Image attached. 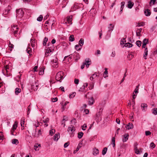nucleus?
<instances>
[{
    "label": "nucleus",
    "mask_w": 157,
    "mask_h": 157,
    "mask_svg": "<svg viewBox=\"0 0 157 157\" xmlns=\"http://www.w3.org/2000/svg\"><path fill=\"white\" fill-rule=\"evenodd\" d=\"M31 43L32 47L34 48L35 46V40L33 39L31 40Z\"/></svg>",
    "instance_id": "nucleus-34"
},
{
    "label": "nucleus",
    "mask_w": 157,
    "mask_h": 157,
    "mask_svg": "<svg viewBox=\"0 0 157 157\" xmlns=\"http://www.w3.org/2000/svg\"><path fill=\"white\" fill-rule=\"evenodd\" d=\"M107 148L106 147H104L102 151V154L103 155H105L107 152Z\"/></svg>",
    "instance_id": "nucleus-36"
},
{
    "label": "nucleus",
    "mask_w": 157,
    "mask_h": 157,
    "mask_svg": "<svg viewBox=\"0 0 157 157\" xmlns=\"http://www.w3.org/2000/svg\"><path fill=\"white\" fill-rule=\"evenodd\" d=\"M156 0H150V2H149L150 5H151V3H152L154 5Z\"/></svg>",
    "instance_id": "nucleus-59"
},
{
    "label": "nucleus",
    "mask_w": 157,
    "mask_h": 157,
    "mask_svg": "<svg viewBox=\"0 0 157 157\" xmlns=\"http://www.w3.org/2000/svg\"><path fill=\"white\" fill-rule=\"evenodd\" d=\"M83 133L82 132H78V137L79 139L81 138L83 136Z\"/></svg>",
    "instance_id": "nucleus-30"
},
{
    "label": "nucleus",
    "mask_w": 157,
    "mask_h": 157,
    "mask_svg": "<svg viewBox=\"0 0 157 157\" xmlns=\"http://www.w3.org/2000/svg\"><path fill=\"white\" fill-rule=\"evenodd\" d=\"M21 91V89L18 88H16L15 90V94L16 95H18Z\"/></svg>",
    "instance_id": "nucleus-22"
},
{
    "label": "nucleus",
    "mask_w": 157,
    "mask_h": 157,
    "mask_svg": "<svg viewBox=\"0 0 157 157\" xmlns=\"http://www.w3.org/2000/svg\"><path fill=\"white\" fill-rule=\"evenodd\" d=\"M44 69L43 68H41L40 71H39V75H42L44 74Z\"/></svg>",
    "instance_id": "nucleus-38"
},
{
    "label": "nucleus",
    "mask_w": 157,
    "mask_h": 157,
    "mask_svg": "<svg viewBox=\"0 0 157 157\" xmlns=\"http://www.w3.org/2000/svg\"><path fill=\"white\" fill-rule=\"evenodd\" d=\"M59 134L58 133L56 134L54 136V140L55 141H57L58 139L59 138Z\"/></svg>",
    "instance_id": "nucleus-19"
},
{
    "label": "nucleus",
    "mask_w": 157,
    "mask_h": 157,
    "mask_svg": "<svg viewBox=\"0 0 157 157\" xmlns=\"http://www.w3.org/2000/svg\"><path fill=\"white\" fill-rule=\"evenodd\" d=\"M122 141L123 142H126L128 140L129 135L128 133H125L122 136Z\"/></svg>",
    "instance_id": "nucleus-8"
},
{
    "label": "nucleus",
    "mask_w": 157,
    "mask_h": 157,
    "mask_svg": "<svg viewBox=\"0 0 157 157\" xmlns=\"http://www.w3.org/2000/svg\"><path fill=\"white\" fill-rule=\"evenodd\" d=\"M75 127L74 126L72 125H70L68 128L67 129V131L68 132L70 131L71 132H73L75 131V129H74Z\"/></svg>",
    "instance_id": "nucleus-16"
},
{
    "label": "nucleus",
    "mask_w": 157,
    "mask_h": 157,
    "mask_svg": "<svg viewBox=\"0 0 157 157\" xmlns=\"http://www.w3.org/2000/svg\"><path fill=\"white\" fill-rule=\"evenodd\" d=\"M124 4L125 2H122L121 3V10L120 12V13H122V10L124 6Z\"/></svg>",
    "instance_id": "nucleus-20"
},
{
    "label": "nucleus",
    "mask_w": 157,
    "mask_h": 157,
    "mask_svg": "<svg viewBox=\"0 0 157 157\" xmlns=\"http://www.w3.org/2000/svg\"><path fill=\"white\" fill-rule=\"evenodd\" d=\"M69 142H67L64 144V148L67 147L69 145Z\"/></svg>",
    "instance_id": "nucleus-62"
},
{
    "label": "nucleus",
    "mask_w": 157,
    "mask_h": 157,
    "mask_svg": "<svg viewBox=\"0 0 157 157\" xmlns=\"http://www.w3.org/2000/svg\"><path fill=\"white\" fill-rule=\"evenodd\" d=\"M126 42V40H125V38H123L121 40V45H123V44H124V42Z\"/></svg>",
    "instance_id": "nucleus-50"
},
{
    "label": "nucleus",
    "mask_w": 157,
    "mask_h": 157,
    "mask_svg": "<svg viewBox=\"0 0 157 157\" xmlns=\"http://www.w3.org/2000/svg\"><path fill=\"white\" fill-rule=\"evenodd\" d=\"M58 64V60L56 58H55L54 59H52L51 61V64L52 67L55 68L57 67Z\"/></svg>",
    "instance_id": "nucleus-5"
},
{
    "label": "nucleus",
    "mask_w": 157,
    "mask_h": 157,
    "mask_svg": "<svg viewBox=\"0 0 157 157\" xmlns=\"http://www.w3.org/2000/svg\"><path fill=\"white\" fill-rule=\"evenodd\" d=\"M72 16H70L68 17H67L65 20L66 23L72 24Z\"/></svg>",
    "instance_id": "nucleus-9"
},
{
    "label": "nucleus",
    "mask_w": 157,
    "mask_h": 157,
    "mask_svg": "<svg viewBox=\"0 0 157 157\" xmlns=\"http://www.w3.org/2000/svg\"><path fill=\"white\" fill-rule=\"evenodd\" d=\"M64 73L63 71H59L57 73L56 75V79L58 81H59L60 82H61V80L64 78L63 75Z\"/></svg>",
    "instance_id": "nucleus-2"
},
{
    "label": "nucleus",
    "mask_w": 157,
    "mask_h": 157,
    "mask_svg": "<svg viewBox=\"0 0 157 157\" xmlns=\"http://www.w3.org/2000/svg\"><path fill=\"white\" fill-rule=\"evenodd\" d=\"M132 44L128 42L126 43H125V44L124 45V46L125 47H127L128 48H131L132 47Z\"/></svg>",
    "instance_id": "nucleus-28"
},
{
    "label": "nucleus",
    "mask_w": 157,
    "mask_h": 157,
    "mask_svg": "<svg viewBox=\"0 0 157 157\" xmlns=\"http://www.w3.org/2000/svg\"><path fill=\"white\" fill-rule=\"evenodd\" d=\"M99 151L98 149L94 148L93 149V154L95 156L99 154Z\"/></svg>",
    "instance_id": "nucleus-12"
},
{
    "label": "nucleus",
    "mask_w": 157,
    "mask_h": 157,
    "mask_svg": "<svg viewBox=\"0 0 157 157\" xmlns=\"http://www.w3.org/2000/svg\"><path fill=\"white\" fill-rule=\"evenodd\" d=\"M29 46L30 45L28 46L27 48L26 51H27V52L28 54H30V53L32 52V49L29 47Z\"/></svg>",
    "instance_id": "nucleus-29"
},
{
    "label": "nucleus",
    "mask_w": 157,
    "mask_h": 157,
    "mask_svg": "<svg viewBox=\"0 0 157 157\" xmlns=\"http://www.w3.org/2000/svg\"><path fill=\"white\" fill-rule=\"evenodd\" d=\"M96 73H95L94 74H93L91 77L90 78V80L93 81L94 78H95L97 76V75L96 74Z\"/></svg>",
    "instance_id": "nucleus-31"
},
{
    "label": "nucleus",
    "mask_w": 157,
    "mask_h": 157,
    "mask_svg": "<svg viewBox=\"0 0 157 157\" xmlns=\"http://www.w3.org/2000/svg\"><path fill=\"white\" fill-rule=\"evenodd\" d=\"M68 119L67 118H64L62 120L61 124L62 125H63V127H64L65 126V122L66 121H67Z\"/></svg>",
    "instance_id": "nucleus-27"
},
{
    "label": "nucleus",
    "mask_w": 157,
    "mask_h": 157,
    "mask_svg": "<svg viewBox=\"0 0 157 157\" xmlns=\"http://www.w3.org/2000/svg\"><path fill=\"white\" fill-rule=\"evenodd\" d=\"M17 124H16V122L14 123V124L13 125V127H12V130L13 131H14L15 130L17 127Z\"/></svg>",
    "instance_id": "nucleus-41"
},
{
    "label": "nucleus",
    "mask_w": 157,
    "mask_h": 157,
    "mask_svg": "<svg viewBox=\"0 0 157 157\" xmlns=\"http://www.w3.org/2000/svg\"><path fill=\"white\" fill-rule=\"evenodd\" d=\"M105 71L104 72V73L103 74V76L105 78L106 77H107L108 76L107 75L108 74V71H107V69L106 68L105 69Z\"/></svg>",
    "instance_id": "nucleus-25"
},
{
    "label": "nucleus",
    "mask_w": 157,
    "mask_h": 157,
    "mask_svg": "<svg viewBox=\"0 0 157 157\" xmlns=\"http://www.w3.org/2000/svg\"><path fill=\"white\" fill-rule=\"evenodd\" d=\"M80 147L79 146V145H78V146L76 148V150L75 151L74 153H75L76 152H77L79 150V149Z\"/></svg>",
    "instance_id": "nucleus-61"
},
{
    "label": "nucleus",
    "mask_w": 157,
    "mask_h": 157,
    "mask_svg": "<svg viewBox=\"0 0 157 157\" xmlns=\"http://www.w3.org/2000/svg\"><path fill=\"white\" fill-rule=\"evenodd\" d=\"M55 132V130L54 129H52L49 131L50 134L52 135V134H54Z\"/></svg>",
    "instance_id": "nucleus-48"
},
{
    "label": "nucleus",
    "mask_w": 157,
    "mask_h": 157,
    "mask_svg": "<svg viewBox=\"0 0 157 157\" xmlns=\"http://www.w3.org/2000/svg\"><path fill=\"white\" fill-rule=\"evenodd\" d=\"M79 82V79H75L74 80V82L76 84H78Z\"/></svg>",
    "instance_id": "nucleus-60"
},
{
    "label": "nucleus",
    "mask_w": 157,
    "mask_h": 157,
    "mask_svg": "<svg viewBox=\"0 0 157 157\" xmlns=\"http://www.w3.org/2000/svg\"><path fill=\"white\" fill-rule=\"evenodd\" d=\"M52 100L53 102H55L58 101V98L56 97L53 98L52 99Z\"/></svg>",
    "instance_id": "nucleus-55"
},
{
    "label": "nucleus",
    "mask_w": 157,
    "mask_h": 157,
    "mask_svg": "<svg viewBox=\"0 0 157 157\" xmlns=\"http://www.w3.org/2000/svg\"><path fill=\"white\" fill-rule=\"evenodd\" d=\"M25 122V119H24V118H22L21 119V126L24 127V126L23 125H24V123Z\"/></svg>",
    "instance_id": "nucleus-47"
},
{
    "label": "nucleus",
    "mask_w": 157,
    "mask_h": 157,
    "mask_svg": "<svg viewBox=\"0 0 157 157\" xmlns=\"http://www.w3.org/2000/svg\"><path fill=\"white\" fill-rule=\"evenodd\" d=\"M144 13L146 16H149L151 14V12L150 10L147 9L144 10Z\"/></svg>",
    "instance_id": "nucleus-13"
},
{
    "label": "nucleus",
    "mask_w": 157,
    "mask_h": 157,
    "mask_svg": "<svg viewBox=\"0 0 157 157\" xmlns=\"http://www.w3.org/2000/svg\"><path fill=\"white\" fill-rule=\"evenodd\" d=\"M75 93H73V94H72L70 95L69 97L70 98H73L75 96Z\"/></svg>",
    "instance_id": "nucleus-58"
},
{
    "label": "nucleus",
    "mask_w": 157,
    "mask_h": 157,
    "mask_svg": "<svg viewBox=\"0 0 157 157\" xmlns=\"http://www.w3.org/2000/svg\"><path fill=\"white\" fill-rule=\"evenodd\" d=\"M12 143L13 144H18V141L17 139H13L12 140Z\"/></svg>",
    "instance_id": "nucleus-33"
},
{
    "label": "nucleus",
    "mask_w": 157,
    "mask_h": 157,
    "mask_svg": "<svg viewBox=\"0 0 157 157\" xmlns=\"http://www.w3.org/2000/svg\"><path fill=\"white\" fill-rule=\"evenodd\" d=\"M142 30L141 28L138 29L136 32V35L137 36H139L140 35L141 32Z\"/></svg>",
    "instance_id": "nucleus-24"
},
{
    "label": "nucleus",
    "mask_w": 157,
    "mask_h": 157,
    "mask_svg": "<svg viewBox=\"0 0 157 157\" xmlns=\"http://www.w3.org/2000/svg\"><path fill=\"white\" fill-rule=\"evenodd\" d=\"M75 53L72 54L71 55H69V58L71 59L72 58V57H73L74 58L76 57L75 59L76 60H78L80 58V56L79 53L75 52Z\"/></svg>",
    "instance_id": "nucleus-7"
},
{
    "label": "nucleus",
    "mask_w": 157,
    "mask_h": 157,
    "mask_svg": "<svg viewBox=\"0 0 157 157\" xmlns=\"http://www.w3.org/2000/svg\"><path fill=\"white\" fill-rule=\"evenodd\" d=\"M134 5V3L129 1L128 2V6L129 8L131 9Z\"/></svg>",
    "instance_id": "nucleus-21"
},
{
    "label": "nucleus",
    "mask_w": 157,
    "mask_h": 157,
    "mask_svg": "<svg viewBox=\"0 0 157 157\" xmlns=\"http://www.w3.org/2000/svg\"><path fill=\"white\" fill-rule=\"evenodd\" d=\"M134 150L135 153L137 154H140V151L138 149L137 147H135L134 148Z\"/></svg>",
    "instance_id": "nucleus-37"
},
{
    "label": "nucleus",
    "mask_w": 157,
    "mask_h": 157,
    "mask_svg": "<svg viewBox=\"0 0 157 157\" xmlns=\"http://www.w3.org/2000/svg\"><path fill=\"white\" fill-rule=\"evenodd\" d=\"M79 47V45H75V49L77 50L78 51L80 50L81 48V47L80 48L78 49V48Z\"/></svg>",
    "instance_id": "nucleus-57"
},
{
    "label": "nucleus",
    "mask_w": 157,
    "mask_h": 157,
    "mask_svg": "<svg viewBox=\"0 0 157 157\" xmlns=\"http://www.w3.org/2000/svg\"><path fill=\"white\" fill-rule=\"evenodd\" d=\"M141 106L142 108V110L143 111H145L147 109V105L145 103H142L141 104Z\"/></svg>",
    "instance_id": "nucleus-14"
},
{
    "label": "nucleus",
    "mask_w": 157,
    "mask_h": 157,
    "mask_svg": "<svg viewBox=\"0 0 157 157\" xmlns=\"http://www.w3.org/2000/svg\"><path fill=\"white\" fill-rule=\"evenodd\" d=\"M108 28V31L109 32L112 31L113 30V29L114 27V26L112 24H110Z\"/></svg>",
    "instance_id": "nucleus-23"
},
{
    "label": "nucleus",
    "mask_w": 157,
    "mask_h": 157,
    "mask_svg": "<svg viewBox=\"0 0 157 157\" xmlns=\"http://www.w3.org/2000/svg\"><path fill=\"white\" fill-rule=\"evenodd\" d=\"M99 37L101 38V36L102 35V30H101L100 32H99Z\"/></svg>",
    "instance_id": "nucleus-64"
},
{
    "label": "nucleus",
    "mask_w": 157,
    "mask_h": 157,
    "mask_svg": "<svg viewBox=\"0 0 157 157\" xmlns=\"http://www.w3.org/2000/svg\"><path fill=\"white\" fill-rule=\"evenodd\" d=\"M38 144H36L34 145V149L36 151L37 150H39V149H37V148H38V146H40V144H39V145H37Z\"/></svg>",
    "instance_id": "nucleus-54"
},
{
    "label": "nucleus",
    "mask_w": 157,
    "mask_h": 157,
    "mask_svg": "<svg viewBox=\"0 0 157 157\" xmlns=\"http://www.w3.org/2000/svg\"><path fill=\"white\" fill-rule=\"evenodd\" d=\"M133 55L131 54H129L127 56V58L129 60H130L133 57Z\"/></svg>",
    "instance_id": "nucleus-45"
},
{
    "label": "nucleus",
    "mask_w": 157,
    "mask_h": 157,
    "mask_svg": "<svg viewBox=\"0 0 157 157\" xmlns=\"http://www.w3.org/2000/svg\"><path fill=\"white\" fill-rule=\"evenodd\" d=\"M145 135L147 136L150 135L151 134V132L149 131H146L145 132Z\"/></svg>",
    "instance_id": "nucleus-52"
},
{
    "label": "nucleus",
    "mask_w": 157,
    "mask_h": 157,
    "mask_svg": "<svg viewBox=\"0 0 157 157\" xmlns=\"http://www.w3.org/2000/svg\"><path fill=\"white\" fill-rule=\"evenodd\" d=\"M87 126L86 124H84L82 126V129L83 130H85Z\"/></svg>",
    "instance_id": "nucleus-51"
},
{
    "label": "nucleus",
    "mask_w": 157,
    "mask_h": 157,
    "mask_svg": "<svg viewBox=\"0 0 157 157\" xmlns=\"http://www.w3.org/2000/svg\"><path fill=\"white\" fill-rule=\"evenodd\" d=\"M49 121V119L48 118H47L44 120H43V122L44 123H48Z\"/></svg>",
    "instance_id": "nucleus-56"
},
{
    "label": "nucleus",
    "mask_w": 157,
    "mask_h": 157,
    "mask_svg": "<svg viewBox=\"0 0 157 157\" xmlns=\"http://www.w3.org/2000/svg\"><path fill=\"white\" fill-rule=\"evenodd\" d=\"M84 44V40L82 39H81L79 41V44L81 48L82 46Z\"/></svg>",
    "instance_id": "nucleus-32"
},
{
    "label": "nucleus",
    "mask_w": 157,
    "mask_h": 157,
    "mask_svg": "<svg viewBox=\"0 0 157 157\" xmlns=\"http://www.w3.org/2000/svg\"><path fill=\"white\" fill-rule=\"evenodd\" d=\"M35 84L36 85L35 87L34 85H33V86H32V88L33 89L34 91H36L38 89V85L36 84V83Z\"/></svg>",
    "instance_id": "nucleus-40"
},
{
    "label": "nucleus",
    "mask_w": 157,
    "mask_h": 157,
    "mask_svg": "<svg viewBox=\"0 0 157 157\" xmlns=\"http://www.w3.org/2000/svg\"><path fill=\"white\" fill-rule=\"evenodd\" d=\"M115 56V52H113L111 54V56H112V57H114Z\"/></svg>",
    "instance_id": "nucleus-63"
},
{
    "label": "nucleus",
    "mask_w": 157,
    "mask_h": 157,
    "mask_svg": "<svg viewBox=\"0 0 157 157\" xmlns=\"http://www.w3.org/2000/svg\"><path fill=\"white\" fill-rule=\"evenodd\" d=\"M148 39L145 38L143 40L142 42V48H146V44L148 43Z\"/></svg>",
    "instance_id": "nucleus-10"
},
{
    "label": "nucleus",
    "mask_w": 157,
    "mask_h": 157,
    "mask_svg": "<svg viewBox=\"0 0 157 157\" xmlns=\"http://www.w3.org/2000/svg\"><path fill=\"white\" fill-rule=\"evenodd\" d=\"M18 28L17 26L13 25L12 27L11 32L16 37H17L16 35L18 33Z\"/></svg>",
    "instance_id": "nucleus-4"
},
{
    "label": "nucleus",
    "mask_w": 157,
    "mask_h": 157,
    "mask_svg": "<svg viewBox=\"0 0 157 157\" xmlns=\"http://www.w3.org/2000/svg\"><path fill=\"white\" fill-rule=\"evenodd\" d=\"M74 40V36L73 35H70L69 37V41H70L72 42Z\"/></svg>",
    "instance_id": "nucleus-35"
},
{
    "label": "nucleus",
    "mask_w": 157,
    "mask_h": 157,
    "mask_svg": "<svg viewBox=\"0 0 157 157\" xmlns=\"http://www.w3.org/2000/svg\"><path fill=\"white\" fill-rule=\"evenodd\" d=\"M17 16L21 18L22 17L24 14L23 10L21 9H20L16 11Z\"/></svg>",
    "instance_id": "nucleus-6"
},
{
    "label": "nucleus",
    "mask_w": 157,
    "mask_h": 157,
    "mask_svg": "<svg viewBox=\"0 0 157 157\" xmlns=\"http://www.w3.org/2000/svg\"><path fill=\"white\" fill-rule=\"evenodd\" d=\"M112 144H113V147H114L115 146V139L114 137H113L112 139Z\"/></svg>",
    "instance_id": "nucleus-49"
},
{
    "label": "nucleus",
    "mask_w": 157,
    "mask_h": 157,
    "mask_svg": "<svg viewBox=\"0 0 157 157\" xmlns=\"http://www.w3.org/2000/svg\"><path fill=\"white\" fill-rule=\"evenodd\" d=\"M43 17L42 15H40L37 19V20L39 21H41L43 19Z\"/></svg>",
    "instance_id": "nucleus-46"
},
{
    "label": "nucleus",
    "mask_w": 157,
    "mask_h": 157,
    "mask_svg": "<svg viewBox=\"0 0 157 157\" xmlns=\"http://www.w3.org/2000/svg\"><path fill=\"white\" fill-rule=\"evenodd\" d=\"M139 85L137 86L136 87V88L135 90L133 92L134 94H137L139 93Z\"/></svg>",
    "instance_id": "nucleus-26"
},
{
    "label": "nucleus",
    "mask_w": 157,
    "mask_h": 157,
    "mask_svg": "<svg viewBox=\"0 0 157 157\" xmlns=\"http://www.w3.org/2000/svg\"><path fill=\"white\" fill-rule=\"evenodd\" d=\"M150 147H151L153 148H154L155 147V144H154L153 143L151 142L150 144Z\"/></svg>",
    "instance_id": "nucleus-53"
},
{
    "label": "nucleus",
    "mask_w": 157,
    "mask_h": 157,
    "mask_svg": "<svg viewBox=\"0 0 157 157\" xmlns=\"http://www.w3.org/2000/svg\"><path fill=\"white\" fill-rule=\"evenodd\" d=\"M48 40V38L47 37H45L43 41V45L45 46Z\"/></svg>",
    "instance_id": "nucleus-43"
},
{
    "label": "nucleus",
    "mask_w": 157,
    "mask_h": 157,
    "mask_svg": "<svg viewBox=\"0 0 157 157\" xmlns=\"http://www.w3.org/2000/svg\"><path fill=\"white\" fill-rule=\"evenodd\" d=\"M91 64V61L90 59L89 58L86 59L85 60V62L83 63L81 67V69H83L84 68L85 65H86V67L88 68Z\"/></svg>",
    "instance_id": "nucleus-3"
},
{
    "label": "nucleus",
    "mask_w": 157,
    "mask_h": 157,
    "mask_svg": "<svg viewBox=\"0 0 157 157\" xmlns=\"http://www.w3.org/2000/svg\"><path fill=\"white\" fill-rule=\"evenodd\" d=\"M152 113L155 115H156L157 114V108H154L152 109Z\"/></svg>",
    "instance_id": "nucleus-42"
},
{
    "label": "nucleus",
    "mask_w": 157,
    "mask_h": 157,
    "mask_svg": "<svg viewBox=\"0 0 157 157\" xmlns=\"http://www.w3.org/2000/svg\"><path fill=\"white\" fill-rule=\"evenodd\" d=\"M141 41L140 40L137 41L136 42V45L139 47H140L141 46Z\"/></svg>",
    "instance_id": "nucleus-44"
},
{
    "label": "nucleus",
    "mask_w": 157,
    "mask_h": 157,
    "mask_svg": "<svg viewBox=\"0 0 157 157\" xmlns=\"http://www.w3.org/2000/svg\"><path fill=\"white\" fill-rule=\"evenodd\" d=\"M125 127L127 129L129 130L133 128V126L132 123H129Z\"/></svg>",
    "instance_id": "nucleus-15"
},
{
    "label": "nucleus",
    "mask_w": 157,
    "mask_h": 157,
    "mask_svg": "<svg viewBox=\"0 0 157 157\" xmlns=\"http://www.w3.org/2000/svg\"><path fill=\"white\" fill-rule=\"evenodd\" d=\"M94 102V99L93 97H91L89 99L88 101V104L89 105H93Z\"/></svg>",
    "instance_id": "nucleus-17"
},
{
    "label": "nucleus",
    "mask_w": 157,
    "mask_h": 157,
    "mask_svg": "<svg viewBox=\"0 0 157 157\" xmlns=\"http://www.w3.org/2000/svg\"><path fill=\"white\" fill-rule=\"evenodd\" d=\"M83 4L82 3H75L72 7L70 12L71 11L72 12L75 11L76 10L80 9H81L82 10L83 9Z\"/></svg>",
    "instance_id": "nucleus-1"
},
{
    "label": "nucleus",
    "mask_w": 157,
    "mask_h": 157,
    "mask_svg": "<svg viewBox=\"0 0 157 157\" xmlns=\"http://www.w3.org/2000/svg\"><path fill=\"white\" fill-rule=\"evenodd\" d=\"M53 49H51L50 48L48 47V49H47V51L45 53V54L46 55L47 54H48L49 53H50V52H51L52 51V50Z\"/></svg>",
    "instance_id": "nucleus-39"
},
{
    "label": "nucleus",
    "mask_w": 157,
    "mask_h": 157,
    "mask_svg": "<svg viewBox=\"0 0 157 157\" xmlns=\"http://www.w3.org/2000/svg\"><path fill=\"white\" fill-rule=\"evenodd\" d=\"M11 9V6H8L6 8L5 10L3 12V14H4L5 15L7 14L8 13H9V12Z\"/></svg>",
    "instance_id": "nucleus-11"
},
{
    "label": "nucleus",
    "mask_w": 157,
    "mask_h": 157,
    "mask_svg": "<svg viewBox=\"0 0 157 157\" xmlns=\"http://www.w3.org/2000/svg\"><path fill=\"white\" fill-rule=\"evenodd\" d=\"M36 129L35 132L34 133H32L33 136H34L35 137H37L39 136V135H41L42 134L41 132V130L40 129L38 131V134L37 135H36Z\"/></svg>",
    "instance_id": "nucleus-18"
}]
</instances>
